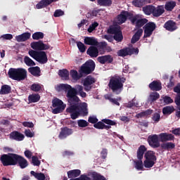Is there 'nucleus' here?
<instances>
[{"label": "nucleus", "mask_w": 180, "mask_h": 180, "mask_svg": "<svg viewBox=\"0 0 180 180\" xmlns=\"http://www.w3.org/2000/svg\"><path fill=\"white\" fill-rule=\"evenodd\" d=\"M79 95L82 98H86V93L84 91V86L77 84L75 87L71 86L66 94L68 108H66L67 113L70 114L72 120L78 119L79 116H88V104L79 103Z\"/></svg>", "instance_id": "1"}, {"label": "nucleus", "mask_w": 180, "mask_h": 180, "mask_svg": "<svg viewBox=\"0 0 180 180\" xmlns=\"http://www.w3.org/2000/svg\"><path fill=\"white\" fill-rule=\"evenodd\" d=\"M126 82V78L120 76L112 77L108 83V87L115 95H120L123 92L124 84Z\"/></svg>", "instance_id": "2"}, {"label": "nucleus", "mask_w": 180, "mask_h": 180, "mask_svg": "<svg viewBox=\"0 0 180 180\" xmlns=\"http://www.w3.org/2000/svg\"><path fill=\"white\" fill-rule=\"evenodd\" d=\"M8 75L14 81H23L27 78V71L23 68H10Z\"/></svg>", "instance_id": "3"}, {"label": "nucleus", "mask_w": 180, "mask_h": 180, "mask_svg": "<svg viewBox=\"0 0 180 180\" xmlns=\"http://www.w3.org/2000/svg\"><path fill=\"white\" fill-rule=\"evenodd\" d=\"M18 154L16 153H7L0 155V162L3 167H11L15 165L16 158Z\"/></svg>", "instance_id": "4"}, {"label": "nucleus", "mask_w": 180, "mask_h": 180, "mask_svg": "<svg viewBox=\"0 0 180 180\" xmlns=\"http://www.w3.org/2000/svg\"><path fill=\"white\" fill-rule=\"evenodd\" d=\"M147 151V148L144 145L140 146L137 150V158L138 161L135 162V168L138 169V171H143L144 169V165L143 164V157H144V154Z\"/></svg>", "instance_id": "5"}, {"label": "nucleus", "mask_w": 180, "mask_h": 180, "mask_svg": "<svg viewBox=\"0 0 180 180\" xmlns=\"http://www.w3.org/2000/svg\"><path fill=\"white\" fill-rule=\"evenodd\" d=\"M95 62L92 60H89L85 62L79 68L82 74L84 75H89L95 71Z\"/></svg>", "instance_id": "6"}, {"label": "nucleus", "mask_w": 180, "mask_h": 180, "mask_svg": "<svg viewBox=\"0 0 180 180\" xmlns=\"http://www.w3.org/2000/svg\"><path fill=\"white\" fill-rule=\"evenodd\" d=\"M52 106L55 108L52 110V112L53 115H58V113H63V112H64L66 105L63 101L59 98H55L52 101Z\"/></svg>", "instance_id": "7"}, {"label": "nucleus", "mask_w": 180, "mask_h": 180, "mask_svg": "<svg viewBox=\"0 0 180 180\" xmlns=\"http://www.w3.org/2000/svg\"><path fill=\"white\" fill-rule=\"evenodd\" d=\"M119 57H127V56H131L133 54H139V48H129L125 47L119 50L117 52Z\"/></svg>", "instance_id": "8"}, {"label": "nucleus", "mask_w": 180, "mask_h": 180, "mask_svg": "<svg viewBox=\"0 0 180 180\" xmlns=\"http://www.w3.org/2000/svg\"><path fill=\"white\" fill-rule=\"evenodd\" d=\"M143 28H144L143 39H147L148 37H151V35L153 34V32H154L155 30L157 29V25H155V22H149L144 25Z\"/></svg>", "instance_id": "9"}, {"label": "nucleus", "mask_w": 180, "mask_h": 180, "mask_svg": "<svg viewBox=\"0 0 180 180\" xmlns=\"http://www.w3.org/2000/svg\"><path fill=\"white\" fill-rule=\"evenodd\" d=\"M31 48L37 51H43V50H49L50 45L43 43V41H33L30 44Z\"/></svg>", "instance_id": "10"}, {"label": "nucleus", "mask_w": 180, "mask_h": 180, "mask_svg": "<svg viewBox=\"0 0 180 180\" xmlns=\"http://www.w3.org/2000/svg\"><path fill=\"white\" fill-rule=\"evenodd\" d=\"M159 135L153 134L148 137V143L152 148H158L160 147V140H158Z\"/></svg>", "instance_id": "11"}, {"label": "nucleus", "mask_w": 180, "mask_h": 180, "mask_svg": "<svg viewBox=\"0 0 180 180\" xmlns=\"http://www.w3.org/2000/svg\"><path fill=\"white\" fill-rule=\"evenodd\" d=\"M159 140L161 143H167L168 141H174L175 136L169 133H161L159 134Z\"/></svg>", "instance_id": "12"}, {"label": "nucleus", "mask_w": 180, "mask_h": 180, "mask_svg": "<svg viewBox=\"0 0 180 180\" xmlns=\"http://www.w3.org/2000/svg\"><path fill=\"white\" fill-rule=\"evenodd\" d=\"M72 133H74L72 129H70L67 127H65L60 129V132L59 134L58 137L60 140H64V139H67L68 136H71Z\"/></svg>", "instance_id": "13"}, {"label": "nucleus", "mask_w": 180, "mask_h": 180, "mask_svg": "<svg viewBox=\"0 0 180 180\" xmlns=\"http://www.w3.org/2000/svg\"><path fill=\"white\" fill-rule=\"evenodd\" d=\"M11 140H15V141H23L25 140V135L18 131H13L9 134Z\"/></svg>", "instance_id": "14"}, {"label": "nucleus", "mask_w": 180, "mask_h": 180, "mask_svg": "<svg viewBox=\"0 0 180 180\" xmlns=\"http://www.w3.org/2000/svg\"><path fill=\"white\" fill-rule=\"evenodd\" d=\"M86 54L91 58H96L99 56V49L96 46H90L86 51Z\"/></svg>", "instance_id": "15"}, {"label": "nucleus", "mask_w": 180, "mask_h": 180, "mask_svg": "<svg viewBox=\"0 0 180 180\" xmlns=\"http://www.w3.org/2000/svg\"><path fill=\"white\" fill-rule=\"evenodd\" d=\"M19 165L22 169L26 168L29 165L27 160L22 156L17 154V158L15 159V165Z\"/></svg>", "instance_id": "16"}, {"label": "nucleus", "mask_w": 180, "mask_h": 180, "mask_svg": "<svg viewBox=\"0 0 180 180\" xmlns=\"http://www.w3.org/2000/svg\"><path fill=\"white\" fill-rule=\"evenodd\" d=\"M164 28L168 32H175L178 29V26H176L175 21L169 20L165 23Z\"/></svg>", "instance_id": "17"}, {"label": "nucleus", "mask_w": 180, "mask_h": 180, "mask_svg": "<svg viewBox=\"0 0 180 180\" xmlns=\"http://www.w3.org/2000/svg\"><path fill=\"white\" fill-rule=\"evenodd\" d=\"M129 16H131V13H129V11H122L120 14L117 15V21L118 23H120L121 25L122 23H124L126 20H127V18H129Z\"/></svg>", "instance_id": "18"}, {"label": "nucleus", "mask_w": 180, "mask_h": 180, "mask_svg": "<svg viewBox=\"0 0 180 180\" xmlns=\"http://www.w3.org/2000/svg\"><path fill=\"white\" fill-rule=\"evenodd\" d=\"M36 61L40 64H46L47 61H49V59L47 58V54L43 51H39L38 52Z\"/></svg>", "instance_id": "19"}, {"label": "nucleus", "mask_w": 180, "mask_h": 180, "mask_svg": "<svg viewBox=\"0 0 180 180\" xmlns=\"http://www.w3.org/2000/svg\"><path fill=\"white\" fill-rule=\"evenodd\" d=\"M98 63H100V64H110L112 63H113V57H112V56L110 55H105V56H99L97 58Z\"/></svg>", "instance_id": "20"}, {"label": "nucleus", "mask_w": 180, "mask_h": 180, "mask_svg": "<svg viewBox=\"0 0 180 180\" xmlns=\"http://www.w3.org/2000/svg\"><path fill=\"white\" fill-rule=\"evenodd\" d=\"M165 12L164 6H158L157 7L153 6V16L155 18H160Z\"/></svg>", "instance_id": "21"}, {"label": "nucleus", "mask_w": 180, "mask_h": 180, "mask_svg": "<svg viewBox=\"0 0 180 180\" xmlns=\"http://www.w3.org/2000/svg\"><path fill=\"white\" fill-rule=\"evenodd\" d=\"M149 88L150 91H158L162 89V84L160 82L153 81L149 84Z\"/></svg>", "instance_id": "22"}, {"label": "nucleus", "mask_w": 180, "mask_h": 180, "mask_svg": "<svg viewBox=\"0 0 180 180\" xmlns=\"http://www.w3.org/2000/svg\"><path fill=\"white\" fill-rule=\"evenodd\" d=\"M70 88L71 85L68 84H60L55 86V89L57 92H61L62 91H64L65 92H67V94H68V91H70Z\"/></svg>", "instance_id": "23"}, {"label": "nucleus", "mask_w": 180, "mask_h": 180, "mask_svg": "<svg viewBox=\"0 0 180 180\" xmlns=\"http://www.w3.org/2000/svg\"><path fill=\"white\" fill-rule=\"evenodd\" d=\"M70 77H72L74 81H78L84 77V75L82 74V72H81V70L79 69V73L78 71L75 70H70Z\"/></svg>", "instance_id": "24"}, {"label": "nucleus", "mask_w": 180, "mask_h": 180, "mask_svg": "<svg viewBox=\"0 0 180 180\" xmlns=\"http://www.w3.org/2000/svg\"><path fill=\"white\" fill-rule=\"evenodd\" d=\"M141 36H143V29H139L131 39V44H136L140 40Z\"/></svg>", "instance_id": "25"}, {"label": "nucleus", "mask_w": 180, "mask_h": 180, "mask_svg": "<svg viewBox=\"0 0 180 180\" xmlns=\"http://www.w3.org/2000/svg\"><path fill=\"white\" fill-rule=\"evenodd\" d=\"M30 36H32L30 32H25L20 35L16 36L15 40L18 42L26 41L29 40V39H30Z\"/></svg>", "instance_id": "26"}, {"label": "nucleus", "mask_w": 180, "mask_h": 180, "mask_svg": "<svg viewBox=\"0 0 180 180\" xmlns=\"http://www.w3.org/2000/svg\"><path fill=\"white\" fill-rule=\"evenodd\" d=\"M28 72L30 73L31 75L34 77H40V74L41 70L39 66L31 67L28 68Z\"/></svg>", "instance_id": "27"}, {"label": "nucleus", "mask_w": 180, "mask_h": 180, "mask_svg": "<svg viewBox=\"0 0 180 180\" xmlns=\"http://www.w3.org/2000/svg\"><path fill=\"white\" fill-rule=\"evenodd\" d=\"M103 123H105L103 125V129H105V130H109V129H112L111 126H116V122L109 120V119H103L102 120ZM108 124V125H106Z\"/></svg>", "instance_id": "28"}, {"label": "nucleus", "mask_w": 180, "mask_h": 180, "mask_svg": "<svg viewBox=\"0 0 180 180\" xmlns=\"http://www.w3.org/2000/svg\"><path fill=\"white\" fill-rule=\"evenodd\" d=\"M81 175V170L73 169L68 172V177L70 179L78 178Z\"/></svg>", "instance_id": "29"}, {"label": "nucleus", "mask_w": 180, "mask_h": 180, "mask_svg": "<svg viewBox=\"0 0 180 180\" xmlns=\"http://www.w3.org/2000/svg\"><path fill=\"white\" fill-rule=\"evenodd\" d=\"M98 44V40L94 37H86L84 38V44L87 46H96Z\"/></svg>", "instance_id": "30"}, {"label": "nucleus", "mask_w": 180, "mask_h": 180, "mask_svg": "<svg viewBox=\"0 0 180 180\" xmlns=\"http://www.w3.org/2000/svg\"><path fill=\"white\" fill-rule=\"evenodd\" d=\"M144 158H146V160H148L150 161H157V157L155 156V153H154V151L152 150H149L148 152H146L144 155Z\"/></svg>", "instance_id": "31"}, {"label": "nucleus", "mask_w": 180, "mask_h": 180, "mask_svg": "<svg viewBox=\"0 0 180 180\" xmlns=\"http://www.w3.org/2000/svg\"><path fill=\"white\" fill-rule=\"evenodd\" d=\"M51 0H41L36 5V8L37 9H43V8H46L49 5H51Z\"/></svg>", "instance_id": "32"}, {"label": "nucleus", "mask_w": 180, "mask_h": 180, "mask_svg": "<svg viewBox=\"0 0 180 180\" xmlns=\"http://www.w3.org/2000/svg\"><path fill=\"white\" fill-rule=\"evenodd\" d=\"M96 82V80L95 79V77H93L92 76H87L84 80L83 85L84 86H86L88 85L91 86Z\"/></svg>", "instance_id": "33"}, {"label": "nucleus", "mask_w": 180, "mask_h": 180, "mask_svg": "<svg viewBox=\"0 0 180 180\" xmlns=\"http://www.w3.org/2000/svg\"><path fill=\"white\" fill-rule=\"evenodd\" d=\"M11 91H12L11 86L4 84L1 87L0 95H8V94H11Z\"/></svg>", "instance_id": "34"}, {"label": "nucleus", "mask_w": 180, "mask_h": 180, "mask_svg": "<svg viewBox=\"0 0 180 180\" xmlns=\"http://www.w3.org/2000/svg\"><path fill=\"white\" fill-rule=\"evenodd\" d=\"M174 110H175L174 106L167 105L162 108V113L165 116H166L167 115H169L172 113H174Z\"/></svg>", "instance_id": "35"}, {"label": "nucleus", "mask_w": 180, "mask_h": 180, "mask_svg": "<svg viewBox=\"0 0 180 180\" xmlns=\"http://www.w3.org/2000/svg\"><path fill=\"white\" fill-rule=\"evenodd\" d=\"M28 101L30 103H36V102L40 101V95L36 94H30L28 96Z\"/></svg>", "instance_id": "36"}, {"label": "nucleus", "mask_w": 180, "mask_h": 180, "mask_svg": "<svg viewBox=\"0 0 180 180\" xmlns=\"http://www.w3.org/2000/svg\"><path fill=\"white\" fill-rule=\"evenodd\" d=\"M162 150H173L175 148V143L172 142H166L161 144Z\"/></svg>", "instance_id": "37"}, {"label": "nucleus", "mask_w": 180, "mask_h": 180, "mask_svg": "<svg viewBox=\"0 0 180 180\" xmlns=\"http://www.w3.org/2000/svg\"><path fill=\"white\" fill-rule=\"evenodd\" d=\"M112 0H97V4L100 6L109 7L112 6Z\"/></svg>", "instance_id": "38"}, {"label": "nucleus", "mask_w": 180, "mask_h": 180, "mask_svg": "<svg viewBox=\"0 0 180 180\" xmlns=\"http://www.w3.org/2000/svg\"><path fill=\"white\" fill-rule=\"evenodd\" d=\"M58 75L61 77V78H64V79H68L70 77V72L67 70V69L59 70Z\"/></svg>", "instance_id": "39"}, {"label": "nucleus", "mask_w": 180, "mask_h": 180, "mask_svg": "<svg viewBox=\"0 0 180 180\" xmlns=\"http://www.w3.org/2000/svg\"><path fill=\"white\" fill-rule=\"evenodd\" d=\"M175 6H176V3L175 1H168L165 4L164 8L167 11L171 12Z\"/></svg>", "instance_id": "40"}, {"label": "nucleus", "mask_w": 180, "mask_h": 180, "mask_svg": "<svg viewBox=\"0 0 180 180\" xmlns=\"http://www.w3.org/2000/svg\"><path fill=\"white\" fill-rule=\"evenodd\" d=\"M154 9V6L148 5L143 7V11L144 12L145 15H153Z\"/></svg>", "instance_id": "41"}, {"label": "nucleus", "mask_w": 180, "mask_h": 180, "mask_svg": "<svg viewBox=\"0 0 180 180\" xmlns=\"http://www.w3.org/2000/svg\"><path fill=\"white\" fill-rule=\"evenodd\" d=\"M133 6L136 8H141L144 5L147 4V0H134L132 1Z\"/></svg>", "instance_id": "42"}, {"label": "nucleus", "mask_w": 180, "mask_h": 180, "mask_svg": "<svg viewBox=\"0 0 180 180\" xmlns=\"http://www.w3.org/2000/svg\"><path fill=\"white\" fill-rule=\"evenodd\" d=\"M148 22V20H147L146 18L139 19L136 22V27L137 29H140V27H143L144 25H147Z\"/></svg>", "instance_id": "43"}, {"label": "nucleus", "mask_w": 180, "mask_h": 180, "mask_svg": "<svg viewBox=\"0 0 180 180\" xmlns=\"http://www.w3.org/2000/svg\"><path fill=\"white\" fill-rule=\"evenodd\" d=\"M120 27L113 26V25H110L107 30V33H108V34H114L115 35L118 32H120Z\"/></svg>", "instance_id": "44"}, {"label": "nucleus", "mask_w": 180, "mask_h": 180, "mask_svg": "<svg viewBox=\"0 0 180 180\" xmlns=\"http://www.w3.org/2000/svg\"><path fill=\"white\" fill-rule=\"evenodd\" d=\"M158 99H160V94L157 92L150 93L149 96V102H150V103L155 102V101H158Z\"/></svg>", "instance_id": "45"}, {"label": "nucleus", "mask_w": 180, "mask_h": 180, "mask_svg": "<svg viewBox=\"0 0 180 180\" xmlns=\"http://www.w3.org/2000/svg\"><path fill=\"white\" fill-rule=\"evenodd\" d=\"M113 39L115 41H117V43L123 41V34L122 33V30L118 31L115 34H114Z\"/></svg>", "instance_id": "46"}, {"label": "nucleus", "mask_w": 180, "mask_h": 180, "mask_svg": "<svg viewBox=\"0 0 180 180\" xmlns=\"http://www.w3.org/2000/svg\"><path fill=\"white\" fill-rule=\"evenodd\" d=\"M33 40H40L44 39V33L41 32H37L32 34Z\"/></svg>", "instance_id": "47"}, {"label": "nucleus", "mask_w": 180, "mask_h": 180, "mask_svg": "<svg viewBox=\"0 0 180 180\" xmlns=\"http://www.w3.org/2000/svg\"><path fill=\"white\" fill-rule=\"evenodd\" d=\"M24 63L28 67H33L34 65H36L34 61L32 60V58H30L29 56H25L24 58Z\"/></svg>", "instance_id": "48"}, {"label": "nucleus", "mask_w": 180, "mask_h": 180, "mask_svg": "<svg viewBox=\"0 0 180 180\" xmlns=\"http://www.w3.org/2000/svg\"><path fill=\"white\" fill-rule=\"evenodd\" d=\"M108 46V43L103 41V42H98L97 41V44H96V47H97L98 51H102V50H105L106 47Z\"/></svg>", "instance_id": "49"}, {"label": "nucleus", "mask_w": 180, "mask_h": 180, "mask_svg": "<svg viewBox=\"0 0 180 180\" xmlns=\"http://www.w3.org/2000/svg\"><path fill=\"white\" fill-rule=\"evenodd\" d=\"M155 164V161L148 160V159H146L143 162V166L145 167V168H153Z\"/></svg>", "instance_id": "50"}, {"label": "nucleus", "mask_w": 180, "mask_h": 180, "mask_svg": "<svg viewBox=\"0 0 180 180\" xmlns=\"http://www.w3.org/2000/svg\"><path fill=\"white\" fill-rule=\"evenodd\" d=\"M77 48L79 49V51H80V53H85V51H86V46H85V44H84V43H82L81 41H77Z\"/></svg>", "instance_id": "51"}, {"label": "nucleus", "mask_w": 180, "mask_h": 180, "mask_svg": "<svg viewBox=\"0 0 180 180\" xmlns=\"http://www.w3.org/2000/svg\"><path fill=\"white\" fill-rule=\"evenodd\" d=\"M41 86L42 85L40 84L34 83L33 84H32L30 89L32 91H34V92H40V91L41 90Z\"/></svg>", "instance_id": "52"}, {"label": "nucleus", "mask_w": 180, "mask_h": 180, "mask_svg": "<svg viewBox=\"0 0 180 180\" xmlns=\"http://www.w3.org/2000/svg\"><path fill=\"white\" fill-rule=\"evenodd\" d=\"M32 164H33V165L34 167H40V164H41V162H40V160H39V158H37V156H32Z\"/></svg>", "instance_id": "53"}, {"label": "nucleus", "mask_w": 180, "mask_h": 180, "mask_svg": "<svg viewBox=\"0 0 180 180\" xmlns=\"http://www.w3.org/2000/svg\"><path fill=\"white\" fill-rule=\"evenodd\" d=\"M77 124L79 127H87V126H89V123L85 120H77Z\"/></svg>", "instance_id": "54"}, {"label": "nucleus", "mask_w": 180, "mask_h": 180, "mask_svg": "<svg viewBox=\"0 0 180 180\" xmlns=\"http://www.w3.org/2000/svg\"><path fill=\"white\" fill-rule=\"evenodd\" d=\"M162 100L165 105H171V103H174V100L172 99L171 97L168 96H165L162 98Z\"/></svg>", "instance_id": "55"}, {"label": "nucleus", "mask_w": 180, "mask_h": 180, "mask_svg": "<svg viewBox=\"0 0 180 180\" xmlns=\"http://www.w3.org/2000/svg\"><path fill=\"white\" fill-rule=\"evenodd\" d=\"M29 56H30V57H32V58H34V60H37V56L39 54V51H36V50H30L28 52Z\"/></svg>", "instance_id": "56"}, {"label": "nucleus", "mask_w": 180, "mask_h": 180, "mask_svg": "<svg viewBox=\"0 0 180 180\" xmlns=\"http://www.w3.org/2000/svg\"><path fill=\"white\" fill-rule=\"evenodd\" d=\"M98 26H99V23H98L97 22H94L89 26V27L87 30V32H89V33H92Z\"/></svg>", "instance_id": "57"}, {"label": "nucleus", "mask_w": 180, "mask_h": 180, "mask_svg": "<svg viewBox=\"0 0 180 180\" xmlns=\"http://www.w3.org/2000/svg\"><path fill=\"white\" fill-rule=\"evenodd\" d=\"M98 13H99L98 11L96 10H94L92 11L89 12L86 16V18H88L89 19H91L92 18H94V16H98Z\"/></svg>", "instance_id": "58"}, {"label": "nucleus", "mask_w": 180, "mask_h": 180, "mask_svg": "<svg viewBox=\"0 0 180 180\" xmlns=\"http://www.w3.org/2000/svg\"><path fill=\"white\" fill-rule=\"evenodd\" d=\"M105 124V122L101 121L97 122L95 124H94V127L95 129H98V130H103V126Z\"/></svg>", "instance_id": "59"}, {"label": "nucleus", "mask_w": 180, "mask_h": 180, "mask_svg": "<svg viewBox=\"0 0 180 180\" xmlns=\"http://www.w3.org/2000/svg\"><path fill=\"white\" fill-rule=\"evenodd\" d=\"M161 119V115H160V112H155L153 114L152 117V120L155 122V123H158Z\"/></svg>", "instance_id": "60"}, {"label": "nucleus", "mask_w": 180, "mask_h": 180, "mask_svg": "<svg viewBox=\"0 0 180 180\" xmlns=\"http://www.w3.org/2000/svg\"><path fill=\"white\" fill-rule=\"evenodd\" d=\"M99 120L97 119L96 116H90L89 117L88 122L89 123H91L92 124H96Z\"/></svg>", "instance_id": "61"}, {"label": "nucleus", "mask_w": 180, "mask_h": 180, "mask_svg": "<svg viewBox=\"0 0 180 180\" xmlns=\"http://www.w3.org/2000/svg\"><path fill=\"white\" fill-rule=\"evenodd\" d=\"M64 15V11H62L61 9H58L55 11L53 16L55 18H60V16Z\"/></svg>", "instance_id": "62"}, {"label": "nucleus", "mask_w": 180, "mask_h": 180, "mask_svg": "<svg viewBox=\"0 0 180 180\" xmlns=\"http://www.w3.org/2000/svg\"><path fill=\"white\" fill-rule=\"evenodd\" d=\"M1 39H3V40H12L13 35L11 34H5L1 36Z\"/></svg>", "instance_id": "63"}, {"label": "nucleus", "mask_w": 180, "mask_h": 180, "mask_svg": "<svg viewBox=\"0 0 180 180\" xmlns=\"http://www.w3.org/2000/svg\"><path fill=\"white\" fill-rule=\"evenodd\" d=\"M37 180H46V175L43 173H38L37 174V177H35Z\"/></svg>", "instance_id": "64"}]
</instances>
